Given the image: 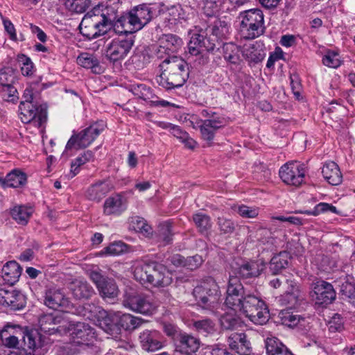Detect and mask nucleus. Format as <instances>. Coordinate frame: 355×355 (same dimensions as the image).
<instances>
[{
  "instance_id": "obj_37",
  "label": "nucleus",
  "mask_w": 355,
  "mask_h": 355,
  "mask_svg": "<svg viewBox=\"0 0 355 355\" xmlns=\"http://www.w3.org/2000/svg\"><path fill=\"white\" fill-rule=\"evenodd\" d=\"M98 290L103 298L113 299L119 293V289L115 282L109 278L104 280L102 285L98 286Z\"/></svg>"
},
{
  "instance_id": "obj_43",
  "label": "nucleus",
  "mask_w": 355,
  "mask_h": 355,
  "mask_svg": "<svg viewBox=\"0 0 355 355\" xmlns=\"http://www.w3.org/2000/svg\"><path fill=\"white\" fill-rule=\"evenodd\" d=\"M207 31L220 39L225 37L229 34L230 26L225 21L216 19L212 25L208 26Z\"/></svg>"
},
{
  "instance_id": "obj_64",
  "label": "nucleus",
  "mask_w": 355,
  "mask_h": 355,
  "mask_svg": "<svg viewBox=\"0 0 355 355\" xmlns=\"http://www.w3.org/2000/svg\"><path fill=\"white\" fill-rule=\"evenodd\" d=\"M236 352L240 355H249L252 352L250 343L247 340V336L245 334L244 339L241 340L239 347H237Z\"/></svg>"
},
{
  "instance_id": "obj_62",
  "label": "nucleus",
  "mask_w": 355,
  "mask_h": 355,
  "mask_svg": "<svg viewBox=\"0 0 355 355\" xmlns=\"http://www.w3.org/2000/svg\"><path fill=\"white\" fill-rule=\"evenodd\" d=\"M218 224L220 231L225 234H229L234 232L235 225L231 220L224 218H218Z\"/></svg>"
},
{
  "instance_id": "obj_54",
  "label": "nucleus",
  "mask_w": 355,
  "mask_h": 355,
  "mask_svg": "<svg viewBox=\"0 0 355 355\" xmlns=\"http://www.w3.org/2000/svg\"><path fill=\"white\" fill-rule=\"evenodd\" d=\"M15 80V71L12 67H7L0 69V85L3 87L13 84Z\"/></svg>"
},
{
  "instance_id": "obj_42",
  "label": "nucleus",
  "mask_w": 355,
  "mask_h": 355,
  "mask_svg": "<svg viewBox=\"0 0 355 355\" xmlns=\"http://www.w3.org/2000/svg\"><path fill=\"white\" fill-rule=\"evenodd\" d=\"M22 340V349L20 350V355H33L34 350L37 346L35 338L28 331L23 330V336L20 338Z\"/></svg>"
},
{
  "instance_id": "obj_14",
  "label": "nucleus",
  "mask_w": 355,
  "mask_h": 355,
  "mask_svg": "<svg viewBox=\"0 0 355 355\" xmlns=\"http://www.w3.org/2000/svg\"><path fill=\"white\" fill-rule=\"evenodd\" d=\"M123 304L131 311L143 315H151L156 309V306L149 298L139 295L126 294Z\"/></svg>"
},
{
  "instance_id": "obj_31",
  "label": "nucleus",
  "mask_w": 355,
  "mask_h": 355,
  "mask_svg": "<svg viewBox=\"0 0 355 355\" xmlns=\"http://www.w3.org/2000/svg\"><path fill=\"white\" fill-rule=\"evenodd\" d=\"M322 173L324 178L331 185H338L342 182V174L334 162L325 163L322 168Z\"/></svg>"
},
{
  "instance_id": "obj_48",
  "label": "nucleus",
  "mask_w": 355,
  "mask_h": 355,
  "mask_svg": "<svg viewBox=\"0 0 355 355\" xmlns=\"http://www.w3.org/2000/svg\"><path fill=\"white\" fill-rule=\"evenodd\" d=\"M193 325L198 332L205 336L213 334L215 331V324L208 318L196 320Z\"/></svg>"
},
{
  "instance_id": "obj_21",
  "label": "nucleus",
  "mask_w": 355,
  "mask_h": 355,
  "mask_svg": "<svg viewBox=\"0 0 355 355\" xmlns=\"http://www.w3.org/2000/svg\"><path fill=\"white\" fill-rule=\"evenodd\" d=\"M64 334L80 338L83 341L92 342L96 338L94 329L85 322H78L71 323L68 322Z\"/></svg>"
},
{
  "instance_id": "obj_40",
  "label": "nucleus",
  "mask_w": 355,
  "mask_h": 355,
  "mask_svg": "<svg viewBox=\"0 0 355 355\" xmlns=\"http://www.w3.org/2000/svg\"><path fill=\"white\" fill-rule=\"evenodd\" d=\"M278 317L282 324L289 327H294L297 326L301 321L304 320L303 318H302L300 315L291 311L290 309L281 311Z\"/></svg>"
},
{
  "instance_id": "obj_47",
  "label": "nucleus",
  "mask_w": 355,
  "mask_h": 355,
  "mask_svg": "<svg viewBox=\"0 0 355 355\" xmlns=\"http://www.w3.org/2000/svg\"><path fill=\"white\" fill-rule=\"evenodd\" d=\"M330 211L334 214H339L335 206L326 202H320L316 205L313 210L297 211L295 213L304 214L311 216H318L321 213Z\"/></svg>"
},
{
  "instance_id": "obj_2",
  "label": "nucleus",
  "mask_w": 355,
  "mask_h": 355,
  "mask_svg": "<svg viewBox=\"0 0 355 355\" xmlns=\"http://www.w3.org/2000/svg\"><path fill=\"white\" fill-rule=\"evenodd\" d=\"M135 279L141 284H149L155 288H164L172 282V275L162 264L144 260L137 261L133 266Z\"/></svg>"
},
{
  "instance_id": "obj_58",
  "label": "nucleus",
  "mask_w": 355,
  "mask_h": 355,
  "mask_svg": "<svg viewBox=\"0 0 355 355\" xmlns=\"http://www.w3.org/2000/svg\"><path fill=\"white\" fill-rule=\"evenodd\" d=\"M340 292L343 297L355 298V284L345 280L340 286Z\"/></svg>"
},
{
  "instance_id": "obj_52",
  "label": "nucleus",
  "mask_w": 355,
  "mask_h": 355,
  "mask_svg": "<svg viewBox=\"0 0 355 355\" xmlns=\"http://www.w3.org/2000/svg\"><path fill=\"white\" fill-rule=\"evenodd\" d=\"M79 65L87 69H94L98 66L97 58L92 54L83 53L77 58Z\"/></svg>"
},
{
  "instance_id": "obj_4",
  "label": "nucleus",
  "mask_w": 355,
  "mask_h": 355,
  "mask_svg": "<svg viewBox=\"0 0 355 355\" xmlns=\"http://www.w3.org/2000/svg\"><path fill=\"white\" fill-rule=\"evenodd\" d=\"M193 296L198 305L212 313H216L220 299L219 287L212 279L208 278L195 287Z\"/></svg>"
},
{
  "instance_id": "obj_27",
  "label": "nucleus",
  "mask_w": 355,
  "mask_h": 355,
  "mask_svg": "<svg viewBox=\"0 0 355 355\" xmlns=\"http://www.w3.org/2000/svg\"><path fill=\"white\" fill-rule=\"evenodd\" d=\"M159 46L158 53H170L176 52L183 44L182 40L177 35L168 34L164 35L159 41Z\"/></svg>"
},
{
  "instance_id": "obj_51",
  "label": "nucleus",
  "mask_w": 355,
  "mask_h": 355,
  "mask_svg": "<svg viewBox=\"0 0 355 355\" xmlns=\"http://www.w3.org/2000/svg\"><path fill=\"white\" fill-rule=\"evenodd\" d=\"M259 241L261 244L266 245L268 250H272L275 245L276 239L272 235V232L266 229H261L258 231Z\"/></svg>"
},
{
  "instance_id": "obj_32",
  "label": "nucleus",
  "mask_w": 355,
  "mask_h": 355,
  "mask_svg": "<svg viewBox=\"0 0 355 355\" xmlns=\"http://www.w3.org/2000/svg\"><path fill=\"white\" fill-rule=\"evenodd\" d=\"M290 288L279 297V302L282 305L288 306L290 308L295 307L300 301L303 300V296L299 287L291 284Z\"/></svg>"
},
{
  "instance_id": "obj_59",
  "label": "nucleus",
  "mask_w": 355,
  "mask_h": 355,
  "mask_svg": "<svg viewBox=\"0 0 355 355\" xmlns=\"http://www.w3.org/2000/svg\"><path fill=\"white\" fill-rule=\"evenodd\" d=\"M328 327L331 332L342 331L343 329V320L340 315L334 314L328 322Z\"/></svg>"
},
{
  "instance_id": "obj_45",
  "label": "nucleus",
  "mask_w": 355,
  "mask_h": 355,
  "mask_svg": "<svg viewBox=\"0 0 355 355\" xmlns=\"http://www.w3.org/2000/svg\"><path fill=\"white\" fill-rule=\"evenodd\" d=\"M241 49L233 43H227L223 46L224 58L232 64H238L240 61Z\"/></svg>"
},
{
  "instance_id": "obj_30",
  "label": "nucleus",
  "mask_w": 355,
  "mask_h": 355,
  "mask_svg": "<svg viewBox=\"0 0 355 355\" xmlns=\"http://www.w3.org/2000/svg\"><path fill=\"white\" fill-rule=\"evenodd\" d=\"M26 175L18 169H14L8 173L6 178L0 179V186L6 187L19 188L26 184Z\"/></svg>"
},
{
  "instance_id": "obj_25",
  "label": "nucleus",
  "mask_w": 355,
  "mask_h": 355,
  "mask_svg": "<svg viewBox=\"0 0 355 355\" xmlns=\"http://www.w3.org/2000/svg\"><path fill=\"white\" fill-rule=\"evenodd\" d=\"M126 209V201L120 194L107 198L103 205V213L107 216H119Z\"/></svg>"
},
{
  "instance_id": "obj_29",
  "label": "nucleus",
  "mask_w": 355,
  "mask_h": 355,
  "mask_svg": "<svg viewBox=\"0 0 355 355\" xmlns=\"http://www.w3.org/2000/svg\"><path fill=\"white\" fill-rule=\"evenodd\" d=\"M21 268L15 261L7 262L1 269V277L3 281L10 285H13L18 282L21 274Z\"/></svg>"
},
{
  "instance_id": "obj_22",
  "label": "nucleus",
  "mask_w": 355,
  "mask_h": 355,
  "mask_svg": "<svg viewBox=\"0 0 355 355\" xmlns=\"http://www.w3.org/2000/svg\"><path fill=\"white\" fill-rule=\"evenodd\" d=\"M215 44L211 42L208 38L201 34H193L188 44L189 53L191 55H198L204 51H213Z\"/></svg>"
},
{
  "instance_id": "obj_26",
  "label": "nucleus",
  "mask_w": 355,
  "mask_h": 355,
  "mask_svg": "<svg viewBox=\"0 0 355 355\" xmlns=\"http://www.w3.org/2000/svg\"><path fill=\"white\" fill-rule=\"evenodd\" d=\"M73 296L78 300L89 299L94 293L93 288L83 279L73 280L69 286Z\"/></svg>"
},
{
  "instance_id": "obj_24",
  "label": "nucleus",
  "mask_w": 355,
  "mask_h": 355,
  "mask_svg": "<svg viewBox=\"0 0 355 355\" xmlns=\"http://www.w3.org/2000/svg\"><path fill=\"white\" fill-rule=\"evenodd\" d=\"M23 336V329L19 326L6 325L0 332V338L4 346L8 348L17 347Z\"/></svg>"
},
{
  "instance_id": "obj_28",
  "label": "nucleus",
  "mask_w": 355,
  "mask_h": 355,
  "mask_svg": "<svg viewBox=\"0 0 355 355\" xmlns=\"http://www.w3.org/2000/svg\"><path fill=\"white\" fill-rule=\"evenodd\" d=\"M114 319L115 320V327L112 329V332L116 328V322L125 330H134L137 327H140L144 322L141 318L134 316L129 313L121 314L120 312H112Z\"/></svg>"
},
{
  "instance_id": "obj_9",
  "label": "nucleus",
  "mask_w": 355,
  "mask_h": 355,
  "mask_svg": "<svg viewBox=\"0 0 355 355\" xmlns=\"http://www.w3.org/2000/svg\"><path fill=\"white\" fill-rule=\"evenodd\" d=\"M247 294L248 293L245 291L240 278L237 275H230L224 305L228 309L237 311Z\"/></svg>"
},
{
  "instance_id": "obj_33",
  "label": "nucleus",
  "mask_w": 355,
  "mask_h": 355,
  "mask_svg": "<svg viewBox=\"0 0 355 355\" xmlns=\"http://www.w3.org/2000/svg\"><path fill=\"white\" fill-rule=\"evenodd\" d=\"M163 17L165 20L168 21L169 25H175L188 19V15H187L186 11L178 5L168 8L163 13Z\"/></svg>"
},
{
  "instance_id": "obj_12",
  "label": "nucleus",
  "mask_w": 355,
  "mask_h": 355,
  "mask_svg": "<svg viewBox=\"0 0 355 355\" xmlns=\"http://www.w3.org/2000/svg\"><path fill=\"white\" fill-rule=\"evenodd\" d=\"M133 44L134 40L132 38L114 39L106 46L105 56L113 62L123 60L130 52Z\"/></svg>"
},
{
  "instance_id": "obj_17",
  "label": "nucleus",
  "mask_w": 355,
  "mask_h": 355,
  "mask_svg": "<svg viewBox=\"0 0 355 355\" xmlns=\"http://www.w3.org/2000/svg\"><path fill=\"white\" fill-rule=\"evenodd\" d=\"M39 323L41 331L51 335L64 333L68 321L61 315L46 314L40 318Z\"/></svg>"
},
{
  "instance_id": "obj_41",
  "label": "nucleus",
  "mask_w": 355,
  "mask_h": 355,
  "mask_svg": "<svg viewBox=\"0 0 355 355\" xmlns=\"http://www.w3.org/2000/svg\"><path fill=\"white\" fill-rule=\"evenodd\" d=\"M220 324L224 329L234 330L242 325V322L235 313H226L220 317Z\"/></svg>"
},
{
  "instance_id": "obj_46",
  "label": "nucleus",
  "mask_w": 355,
  "mask_h": 355,
  "mask_svg": "<svg viewBox=\"0 0 355 355\" xmlns=\"http://www.w3.org/2000/svg\"><path fill=\"white\" fill-rule=\"evenodd\" d=\"M171 132L174 137L183 143L187 148L193 149L196 147L197 144L196 141L179 126L174 125V126L172 127Z\"/></svg>"
},
{
  "instance_id": "obj_3",
  "label": "nucleus",
  "mask_w": 355,
  "mask_h": 355,
  "mask_svg": "<svg viewBox=\"0 0 355 355\" xmlns=\"http://www.w3.org/2000/svg\"><path fill=\"white\" fill-rule=\"evenodd\" d=\"M159 67L162 73L156 78V81L166 89L182 86L189 77L188 64L180 57L166 58Z\"/></svg>"
},
{
  "instance_id": "obj_23",
  "label": "nucleus",
  "mask_w": 355,
  "mask_h": 355,
  "mask_svg": "<svg viewBox=\"0 0 355 355\" xmlns=\"http://www.w3.org/2000/svg\"><path fill=\"white\" fill-rule=\"evenodd\" d=\"M112 189L108 180H99L91 184L85 191L86 198L92 201L100 202Z\"/></svg>"
},
{
  "instance_id": "obj_15",
  "label": "nucleus",
  "mask_w": 355,
  "mask_h": 355,
  "mask_svg": "<svg viewBox=\"0 0 355 355\" xmlns=\"http://www.w3.org/2000/svg\"><path fill=\"white\" fill-rule=\"evenodd\" d=\"M26 304L25 295L12 286L0 288V304L10 306L12 309L19 310Z\"/></svg>"
},
{
  "instance_id": "obj_20",
  "label": "nucleus",
  "mask_w": 355,
  "mask_h": 355,
  "mask_svg": "<svg viewBox=\"0 0 355 355\" xmlns=\"http://www.w3.org/2000/svg\"><path fill=\"white\" fill-rule=\"evenodd\" d=\"M266 268V263L263 259L251 260L241 264L233 271L232 275H239L242 279H250L259 277Z\"/></svg>"
},
{
  "instance_id": "obj_1",
  "label": "nucleus",
  "mask_w": 355,
  "mask_h": 355,
  "mask_svg": "<svg viewBox=\"0 0 355 355\" xmlns=\"http://www.w3.org/2000/svg\"><path fill=\"white\" fill-rule=\"evenodd\" d=\"M152 19V12L146 5H140L128 14L117 18L112 7L103 9L94 8L83 18L79 29L80 33L89 40L96 38L113 28L117 33H132L141 30Z\"/></svg>"
},
{
  "instance_id": "obj_34",
  "label": "nucleus",
  "mask_w": 355,
  "mask_h": 355,
  "mask_svg": "<svg viewBox=\"0 0 355 355\" xmlns=\"http://www.w3.org/2000/svg\"><path fill=\"white\" fill-rule=\"evenodd\" d=\"M268 355H293L277 338H268L265 342Z\"/></svg>"
},
{
  "instance_id": "obj_6",
  "label": "nucleus",
  "mask_w": 355,
  "mask_h": 355,
  "mask_svg": "<svg viewBox=\"0 0 355 355\" xmlns=\"http://www.w3.org/2000/svg\"><path fill=\"white\" fill-rule=\"evenodd\" d=\"M79 313L87 319L94 321L105 332L112 334V329L115 327L112 312L106 311L93 302L85 304Z\"/></svg>"
},
{
  "instance_id": "obj_5",
  "label": "nucleus",
  "mask_w": 355,
  "mask_h": 355,
  "mask_svg": "<svg viewBox=\"0 0 355 355\" xmlns=\"http://www.w3.org/2000/svg\"><path fill=\"white\" fill-rule=\"evenodd\" d=\"M239 33L241 37L245 40H253L264 33V19L259 9H251L241 12Z\"/></svg>"
},
{
  "instance_id": "obj_57",
  "label": "nucleus",
  "mask_w": 355,
  "mask_h": 355,
  "mask_svg": "<svg viewBox=\"0 0 355 355\" xmlns=\"http://www.w3.org/2000/svg\"><path fill=\"white\" fill-rule=\"evenodd\" d=\"M125 250V245L121 242H115L101 251V254L116 256L123 253Z\"/></svg>"
},
{
  "instance_id": "obj_60",
  "label": "nucleus",
  "mask_w": 355,
  "mask_h": 355,
  "mask_svg": "<svg viewBox=\"0 0 355 355\" xmlns=\"http://www.w3.org/2000/svg\"><path fill=\"white\" fill-rule=\"evenodd\" d=\"M238 213L243 218H254L258 216L259 210L255 207L241 205L238 207Z\"/></svg>"
},
{
  "instance_id": "obj_10",
  "label": "nucleus",
  "mask_w": 355,
  "mask_h": 355,
  "mask_svg": "<svg viewBox=\"0 0 355 355\" xmlns=\"http://www.w3.org/2000/svg\"><path fill=\"white\" fill-rule=\"evenodd\" d=\"M190 123L193 128H199L202 138L211 144L214 140L216 131L222 128L225 123V119L216 114H213L209 119L198 120L192 116Z\"/></svg>"
},
{
  "instance_id": "obj_61",
  "label": "nucleus",
  "mask_w": 355,
  "mask_h": 355,
  "mask_svg": "<svg viewBox=\"0 0 355 355\" xmlns=\"http://www.w3.org/2000/svg\"><path fill=\"white\" fill-rule=\"evenodd\" d=\"M244 336L245 334L243 333H231L227 339V343L230 347L236 351L241 340L244 339Z\"/></svg>"
},
{
  "instance_id": "obj_16",
  "label": "nucleus",
  "mask_w": 355,
  "mask_h": 355,
  "mask_svg": "<svg viewBox=\"0 0 355 355\" xmlns=\"http://www.w3.org/2000/svg\"><path fill=\"white\" fill-rule=\"evenodd\" d=\"M311 295L316 304H329L335 300L336 291L331 284L323 280H317L313 284Z\"/></svg>"
},
{
  "instance_id": "obj_11",
  "label": "nucleus",
  "mask_w": 355,
  "mask_h": 355,
  "mask_svg": "<svg viewBox=\"0 0 355 355\" xmlns=\"http://www.w3.org/2000/svg\"><path fill=\"white\" fill-rule=\"evenodd\" d=\"M306 168L296 161L288 162L279 171L282 180L286 184L300 187L304 182Z\"/></svg>"
},
{
  "instance_id": "obj_35",
  "label": "nucleus",
  "mask_w": 355,
  "mask_h": 355,
  "mask_svg": "<svg viewBox=\"0 0 355 355\" xmlns=\"http://www.w3.org/2000/svg\"><path fill=\"white\" fill-rule=\"evenodd\" d=\"M252 323L257 325L265 324L269 320V311L266 304L252 310L245 315Z\"/></svg>"
},
{
  "instance_id": "obj_56",
  "label": "nucleus",
  "mask_w": 355,
  "mask_h": 355,
  "mask_svg": "<svg viewBox=\"0 0 355 355\" xmlns=\"http://www.w3.org/2000/svg\"><path fill=\"white\" fill-rule=\"evenodd\" d=\"M322 62L328 67L337 68L341 64V60L337 52L329 51L323 56Z\"/></svg>"
},
{
  "instance_id": "obj_53",
  "label": "nucleus",
  "mask_w": 355,
  "mask_h": 355,
  "mask_svg": "<svg viewBox=\"0 0 355 355\" xmlns=\"http://www.w3.org/2000/svg\"><path fill=\"white\" fill-rule=\"evenodd\" d=\"M223 0H204L202 10L208 17L214 16L219 11Z\"/></svg>"
},
{
  "instance_id": "obj_39",
  "label": "nucleus",
  "mask_w": 355,
  "mask_h": 355,
  "mask_svg": "<svg viewBox=\"0 0 355 355\" xmlns=\"http://www.w3.org/2000/svg\"><path fill=\"white\" fill-rule=\"evenodd\" d=\"M10 214L17 223L25 225L32 214V210L25 206L18 205L11 209Z\"/></svg>"
},
{
  "instance_id": "obj_19",
  "label": "nucleus",
  "mask_w": 355,
  "mask_h": 355,
  "mask_svg": "<svg viewBox=\"0 0 355 355\" xmlns=\"http://www.w3.org/2000/svg\"><path fill=\"white\" fill-rule=\"evenodd\" d=\"M200 339L187 333H180L175 340V349L184 355H192L196 353L200 347Z\"/></svg>"
},
{
  "instance_id": "obj_36",
  "label": "nucleus",
  "mask_w": 355,
  "mask_h": 355,
  "mask_svg": "<svg viewBox=\"0 0 355 355\" xmlns=\"http://www.w3.org/2000/svg\"><path fill=\"white\" fill-rule=\"evenodd\" d=\"M243 300L237 311L242 313L244 315L251 312L252 309L266 304L260 297L251 293L247 294Z\"/></svg>"
},
{
  "instance_id": "obj_44",
  "label": "nucleus",
  "mask_w": 355,
  "mask_h": 355,
  "mask_svg": "<svg viewBox=\"0 0 355 355\" xmlns=\"http://www.w3.org/2000/svg\"><path fill=\"white\" fill-rule=\"evenodd\" d=\"M130 225L135 232L141 234L144 236H148L152 233L151 227L147 224L146 221L141 217H132Z\"/></svg>"
},
{
  "instance_id": "obj_13",
  "label": "nucleus",
  "mask_w": 355,
  "mask_h": 355,
  "mask_svg": "<svg viewBox=\"0 0 355 355\" xmlns=\"http://www.w3.org/2000/svg\"><path fill=\"white\" fill-rule=\"evenodd\" d=\"M44 297V304L50 309H60L62 311L69 312L73 308L69 299L60 288H50L46 289Z\"/></svg>"
},
{
  "instance_id": "obj_8",
  "label": "nucleus",
  "mask_w": 355,
  "mask_h": 355,
  "mask_svg": "<svg viewBox=\"0 0 355 355\" xmlns=\"http://www.w3.org/2000/svg\"><path fill=\"white\" fill-rule=\"evenodd\" d=\"M19 112L22 123H29L38 129L42 128L47 120L46 109L36 102H21Z\"/></svg>"
},
{
  "instance_id": "obj_55",
  "label": "nucleus",
  "mask_w": 355,
  "mask_h": 355,
  "mask_svg": "<svg viewBox=\"0 0 355 355\" xmlns=\"http://www.w3.org/2000/svg\"><path fill=\"white\" fill-rule=\"evenodd\" d=\"M17 60L21 65V71L24 76H30L34 72V65L31 58L26 55H19Z\"/></svg>"
},
{
  "instance_id": "obj_63",
  "label": "nucleus",
  "mask_w": 355,
  "mask_h": 355,
  "mask_svg": "<svg viewBox=\"0 0 355 355\" xmlns=\"http://www.w3.org/2000/svg\"><path fill=\"white\" fill-rule=\"evenodd\" d=\"M203 260L201 256L196 254L193 257H188L185 261V266L191 270L198 268L202 263Z\"/></svg>"
},
{
  "instance_id": "obj_7",
  "label": "nucleus",
  "mask_w": 355,
  "mask_h": 355,
  "mask_svg": "<svg viewBox=\"0 0 355 355\" xmlns=\"http://www.w3.org/2000/svg\"><path fill=\"white\" fill-rule=\"evenodd\" d=\"M104 121L96 122L78 133H73L67 141L64 152L67 153L72 149L79 150L89 146L96 138L105 130Z\"/></svg>"
},
{
  "instance_id": "obj_49",
  "label": "nucleus",
  "mask_w": 355,
  "mask_h": 355,
  "mask_svg": "<svg viewBox=\"0 0 355 355\" xmlns=\"http://www.w3.org/2000/svg\"><path fill=\"white\" fill-rule=\"evenodd\" d=\"M193 222L202 234H207L211 227V219L209 216L198 213L193 216Z\"/></svg>"
},
{
  "instance_id": "obj_50",
  "label": "nucleus",
  "mask_w": 355,
  "mask_h": 355,
  "mask_svg": "<svg viewBox=\"0 0 355 355\" xmlns=\"http://www.w3.org/2000/svg\"><path fill=\"white\" fill-rule=\"evenodd\" d=\"M171 225L168 223H164L159 225L157 232L158 241L162 245H167L172 241Z\"/></svg>"
},
{
  "instance_id": "obj_18",
  "label": "nucleus",
  "mask_w": 355,
  "mask_h": 355,
  "mask_svg": "<svg viewBox=\"0 0 355 355\" xmlns=\"http://www.w3.org/2000/svg\"><path fill=\"white\" fill-rule=\"evenodd\" d=\"M139 343L142 349L147 352H155L165 346V341L161 333L157 330L146 329L140 333Z\"/></svg>"
},
{
  "instance_id": "obj_38",
  "label": "nucleus",
  "mask_w": 355,
  "mask_h": 355,
  "mask_svg": "<svg viewBox=\"0 0 355 355\" xmlns=\"http://www.w3.org/2000/svg\"><path fill=\"white\" fill-rule=\"evenodd\" d=\"M289 254L287 252H282L274 256L270 263V269L274 274L278 273L288 264Z\"/></svg>"
}]
</instances>
